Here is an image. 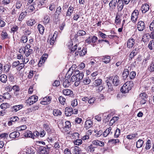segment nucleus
<instances>
[{
  "label": "nucleus",
  "mask_w": 154,
  "mask_h": 154,
  "mask_svg": "<svg viewBox=\"0 0 154 154\" xmlns=\"http://www.w3.org/2000/svg\"><path fill=\"white\" fill-rule=\"evenodd\" d=\"M71 75L69 74V72L66 74V77L63 83V86L65 88L68 87L70 85V82H72L71 79Z\"/></svg>",
  "instance_id": "3"
},
{
  "label": "nucleus",
  "mask_w": 154,
  "mask_h": 154,
  "mask_svg": "<svg viewBox=\"0 0 154 154\" xmlns=\"http://www.w3.org/2000/svg\"><path fill=\"white\" fill-rule=\"evenodd\" d=\"M38 97L36 95L30 96L27 100L25 103L27 105H31L33 104L38 100Z\"/></svg>",
  "instance_id": "4"
},
{
  "label": "nucleus",
  "mask_w": 154,
  "mask_h": 154,
  "mask_svg": "<svg viewBox=\"0 0 154 154\" xmlns=\"http://www.w3.org/2000/svg\"><path fill=\"white\" fill-rule=\"evenodd\" d=\"M102 61L105 63H109L111 60V57L108 55H106L102 57Z\"/></svg>",
  "instance_id": "14"
},
{
  "label": "nucleus",
  "mask_w": 154,
  "mask_h": 154,
  "mask_svg": "<svg viewBox=\"0 0 154 154\" xmlns=\"http://www.w3.org/2000/svg\"><path fill=\"white\" fill-rule=\"evenodd\" d=\"M61 143L60 142H55L54 144V147L56 149H58L60 147Z\"/></svg>",
  "instance_id": "47"
},
{
  "label": "nucleus",
  "mask_w": 154,
  "mask_h": 154,
  "mask_svg": "<svg viewBox=\"0 0 154 154\" xmlns=\"http://www.w3.org/2000/svg\"><path fill=\"white\" fill-rule=\"evenodd\" d=\"M43 127L48 133L50 132L51 131V129L50 128L49 125L47 124H44L43 125Z\"/></svg>",
  "instance_id": "51"
},
{
  "label": "nucleus",
  "mask_w": 154,
  "mask_h": 154,
  "mask_svg": "<svg viewBox=\"0 0 154 154\" xmlns=\"http://www.w3.org/2000/svg\"><path fill=\"white\" fill-rule=\"evenodd\" d=\"M26 13L25 12H22L20 14L18 20L19 21H21L22 20H23L24 17L25 16V15H26Z\"/></svg>",
  "instance_id": "44"
},
{
  "label": "nucleus",
  "mask_w": 154,
  "mask_h": 154,
  "mask_svg": "<svg viewBox=\"0 0 154 154\" xmlns=\"http://www.w3.org/2000/svg\"><path fill=\"white\" fill-rule=\"evenodd\" d=\"M149 9V5L147 4L143 5L141 7V10L143 13H145Z\"/></svg>",
  "instance_id": "18"
},
{
  "label": "nucleus",
  "mask_w": 154,
  "mask_h": 154,
  "mask_svg": "<svg viewBox=\"0 0 154 154\" xmlns=\"http://www.w3.org/2000/svg\"><path fill=\"white\" fill-rule=\"evenodd\" d=\"M110 82L114 86H117L120 83V81L119 79V77L116 75L113 77L112 78L110 79Z\"/></svg>",
  "instance_id": "7"
},
{
  "label": "nucleus",
  "mask_w": 154,
  "mask_h": 154,
  "mask_svg": "<svg viewBox=\"0 0 154 154\" xmlns=\"http://www.w3.org/2000/svg\"><path fill=\"white\" fill-rule=\"evenodd\" d=\"M74 8L72 6H70L67 11L66 16V17H70L72 15L73 11Z\"/></svg>",
  "instance_id": "22"
},
{
  "label": "nucleus",
  "mask_w": 154,
  "mask_h": 154,
  "mask_svg": "<svg viewBox=\"0 0 154 154\" xmlns=\"http://www.w3.org/2000/svg\"><path fill=\"white\" fill-rule=\"evenodd\" d=\"M42 100L45 101V102L46 101L47 103L49 104L51 102V97L47 96L45 97H44L43 98Z\"/></svg>",
  "instance_id": "34"
},
{
  "label": "nucleus",
  "mask_w": 154,
  "mask_h": 154,
  "mask_svg": "<svg viewBox=\"0 0 154 154\" xmlns=\"http://www.w3.org/2000/svg\"><path fill=\"white\" fill-rule=\"evenodd\" d=\"M110 79H109V80L107 82V85H108L109 88L108 91H109L110 90H112V85L111 84L112 82H110Z\"/></svg>",
  "instance_id": "59"
},
{
  "label": "nucleus",
  "mask_w": 154,
  "mask_h": 154,
  "mask_svg": "<svg viewBox=\"0 0 154 154\" xmlns=\"http://www.w3.org/2000/svg\"><path fill=\"white\" fill-rule=\"evenodd\" d=\"M136 73L135 72L132 71L131 72L129 75V77L131 79H134Z\"/></svg>",
  "instance_id": "60"
},
{
  "label": "nucleus",
  "mask_w": 154,
  "mask_h": 154,
  "mask_svg": "<svg viewBox=\"0 0 154 154\" xmlns=\"http://www.w3.org/2000/svg\"><path fill=\"white\" fill-rule=\"evenodd\" d=\"M20 12L19 9H17L16 8L14 9L11 11V14L14 17L17 16L18 14Z\"/></svg>",
  "instance_id": "29"
},
{
  "label": "nucleus",
  "mask_w": 154,
  "mask_h": 154,
  "mask_svg": "<svg viewBox=\"0 0 154 154\" xmlns=\"http://www.w3.org/2000/svg\"><path fill=\"white\" fill-rule=\"evenodd\" d=\"M145 27V23L143 21H140L138 22L137 28L139 31H143Z\"/></svg>",
  "instance_id": "10"
},
{
  "label": "nucleus",
  "mask_w": 154,
  "mask_h": 154,
  "mask_svg": "<svg viewBox=\"0 0 154 154\" xmlns=\"http://www.w3.org/2000/svg\"><path fill=\"white\" fill-rule=\"evenodd\" d=\"M134 86L133 82L132 81L126 82L124 84L121 88L120 90L123 93H128Z\"/></svg>",
  "instance_id": "2"
},
{
  "label": "nucleus",
  "mask_w": 154,
  "mask_h": 154,
  "mask_svg": "<svg viewBox=\"0 0 154 154\" xmlns=\"http://www.w3.org/2000/svg\"><path fill=\"white\" fill-rule=\"evenodd\" d=\"M25 66V64L23 63H19V64L16 67V69L19 71H20L23 68H24Z\"/></svg>",
  "instance_id": "45"
},
{
  "label": "nucleus",
  "mask_w": 154,
  "mask_h": 154,
  "mask_svg": "<svg viewBox=\"0 0 154 154\" xmlns=\"http://www.w3.org/2000/svg\"><path fill=\"white\" fill-rule=\"evenodd\" d=\"M124 2L123 0H118L117 2V9L118 11H121L123 8Z\"/></svg>",
  "instance_id": "12"
},
{
  "label": "nucleus",
  "mask_w": 154,
  "mask_h": 154,
  "mask_svg": "<svg viewBox=\"0 0 154 154\" xmlns=\"http://www.w3.org/2000/svg\"><path fill=\"white\" fill-rule=\"evenodd\" d=\"M149 28L151 30H154V20H153L149 26Z\"/></svg>",
  "instance_id": "64"
},
{
  "label": "nucleus",
  "mask_w": 154,
  "mask_h": 154,
  "mask_svg": "<svg viewBox=\"0 0 154 154\" xmlns=\"http://www.w3.org/2000/svg\"><path fill=\"white\" fill-rule=\"evenodd\" d=\"M119 17V15H116V20L115 21V23L116 24L120 23L121 22V20Z\"/></svg>",
  "instance_id": "55"
},
{
  "label": "nucleus",
  "mask_w": 154,
  "mask_h": 154,
  "mask_svg": "<svg viewBox=\"0 0 154 154\" xmlns=\"http://www.w3.org/2000/svg\"><path fill=\"white\" fill-rule=\"evenodd\" d=\"M93 122L90 120L86 121L85 124V127L86 129H88L92 126Z\"/></svg>",
  "instance_id": "19"
},
{
  "label": "nucleus",
  "mask_w": 154,
  "mask_h": 154,
  "mask_svg": "<svg viewBox=\"0 0 154 154\" xmlns=\"http://www.w3.org/2000/svg\"><path fill=\"white\" fill-rule=\"evenodd\" d=\"M74 143L76 145H79L82 143V140L81 139H77L74 141Z\"/></svg>",
  "instance_id": "54"
},
{
  "label": "nucleus",
  "mask_w": 154,
  "mask_h": 154,
  "mask_svg": "<svg viewBox=\"0 0 154 154\" xmlns=\"http://www.w3.org/2000/svg\"><path fill=\"white\" fill-rule=\"evenodd\" d=\"M117 0H112L109 3V6L110 9H114L116 5Z\"/></svg>",
  "instance_id": "15"
},
{
  "label": "nucleus",
  "mask_w": 154,
  "mask_h": 154,
  "mask_svg": "<svg viewBox=\"0 0 154 154\" xmlns=\"http://www.w3.org/2000/svg\"><path fill=\"white\" fill-rule=\"evenodd\" d=\"M129 70L128 69H125L122 73V76L124 79H125L129 74Z\"/></svg>",
  "instance_id": "31"
},
{
  "label": "nucleus",
  "mask_w": 154,
  "mask_h": 154,
  "mask_svg": "<svg viewBox=\"0 0 154 154\" xmlns=\"http://www.w3.org/2000/svg\"><path fill=\"white\" fill-rule=\"evenodd\" d=\"M112 128L109 127L107 128L103 133V136L104 137H106L109 134H112V132L111 131Z\"/></svg>",
  "instance_id": "20"
},
{
  "label": "nucleus",
  "mask_w": 154,
  "mask_h": 154,
  "mask_svg": "<svg viewBox=\"0 0 154 154\" xmlns=\"http://www.w3.org/2000/svg\"><path fill=\"white\" fill-rule=\"evenodd\" d=\"M24 136L27 137L33 138L32 133L31 131H27L24 133Z\"/></svg>",
  "instance_id": "25"
},
{
  "label": "nucleus",
  "mask_w": 154,
  "mask_h": 154,
  "mask_svg": "<svg viewBox=\"0 0 154 154\" xmlns=\"http://www.w3.org/2000/svg\"><path fill=\"white\" fill-rule=\"evenodd\" d=\"M69 74L71 75V79L72 82H75L74 85L78 86L80 83V80L82 79L84 76V74L82 72H81L77 69L73 70L70 72V71H69Z\"/></svg>",
  "instance_id": "1"
},
{
  "label": "nucleus",
  "mask_w": 154,
  "mask_h": 154,
  "mask_svg": "<svg viewBox=\"0 0 154 154\" xmlns=\"http://www.w3.org/2000/svg\"><path fill=\"white\" fill-rule=\"evenodd\" d=\"M61 8L60 6H59L58 7H57L56 11L55 12V13H56V15H57V17H59V16L60 15V14L61 12Z\"/></svg>",
  "instance_id": "37"
},
{
  "label": "nucleus",
  "mask_w": 154,
  "mask_h": 154,
  "mask_svg": "<svg viewBox=\"0 0 154 154\" xmlns=\"http://www.w3.org/2000/svg\"><path fill=\"white\" fill-rule=\"evenodd\" d=\"M23 107V106L22 104H20L13 106L11 108V111L12 112H17L18 111L22 108Z\"/></svg>",
  "instance_id": "13"
},
{
  "label": "nucleus",
  "mask_w": 154,
  "mask_h": 154,
  "mask_svg": "<svg viewBox=\"0 0 154 154\" xmlns=\"http://www.w3.org/2000/svg\"><path fill=\"white\" fill-rule=\"evenodd\" d=\"M73 151V153L75 154H79L81 152V150L77 146L74 147Z\"/></svg>",
  "instance_id": "28"
},
{
  "label": "nucleus",
  "mask_w": 154,
  "mask_h": 154,
  "mask_svg": "<svg viewBox=\"0 0 154 154\" xmlns=\"http://www.w3.org/2000/svg\"><path fill=\"white\" fill-rule=\"evenodd\" d=\"M136 43L135 40L133 38H130L127 41V46L129 48H134Z\"/></svg>",
  "instance_id": "6"
},
{
  "label": "nucleus",
  "mask_w": 154,
  "mask_h": 154,
  "mask_svg": "<svg viewBox=\"0 0 154 154\" xmlns=\"http://www.w3.org/2000/svg\"><path fill=\"white\" fill-rule=\"evenodd\" d=\"M151 147V143L150 140L148 139L146 143L145 149L146 150L149 149Z\"/></svg>",
  "instance_id": "39"
},
{
  "label": "nucleus",
  "mask_w": 154,
  "mask_h": 154,
  "mask_svg": "<svg viewBox=\"0 0 154 154\" xmlns=\"http://www.w3.org/2000/svg\"><path fill=\"white\" fill-rule=\"evenodd\" d=\"M77 35L79 36H83L86 34V32L83 30H79L77 32Z\"/></svg>",
  "instance_id": "52"
},
{
  "label": "nucleus",
  "mask_w": 154,
  "mask_h": 154,
  "mask_svg": "<svg viewBox=\"0 0 154 154\" xmlns=\"http://www.w3.org/2000/svg\"><path fill=\"white\" fill-rule=\"evenodd\" d=\"M38 28L39 33L41 34H42L44 32L45 30V28L44 26L39 24L38 26Z\"/></svg>",
  "instance_id": "26"
},
{
  "label": "nucleus",
  "mask_w": 154,
  "mask_h": 154,
  "mask_svg": "<svg viewBox=\"0 0 154 154\" xmlns=\"http://www.w3.org/2000/svg\"><path fill=\"white\" fill-rule=\"evenodd\" d=\"M149 69L151 72L154 73V62L150 64Z\"/></svg>",
  "instance_id": "48"
},
{
  "label": "nucleus",
  "mask_w": 154,
  "mask_h": 154,
  "mask_svg": "<svg viewBox=\"0 0 154 154\" xmlns=\"http://www.w3.org/2000/svg\"><path fill=\"white\" fill-rule=\"evenodd\" d=\"M148 48L150 50L154 49V40H152L150 42L148 45Z\"/></svg>",
  "instance_id": "43"
},
{
  "label": "nucleus",
  "mask_w": 154,
  "mask_h": 154,
  "mask_svg": "<svg viewBox=\"0 0 154 154\" xmlns=\"http://www.w3.org/2000/svg\"><path fill=\"white\" fill-rule=\"evenodd\" d=\"M137 135V134H133L127 135L126 138L127 139L129 140L133 139L134 138L136 137Z\"/></svg>",
  "instance_id": "46"
},
{
  "label": "nucleus",
  "mask_w": 154,
  "mask_h": 154,
  "mask_svg": "<svg viewBox=\"0 0 154 154\" xmlns=\"http://www.w3.org/2000/svg\"><path fill=\"white\" fill-rule=\"evenodd\" d=\"M102 83L101 79H98L95 80L93 83V84L96 86L100 85Z\"/></svg>",
  "instance_id": "41"
},
{
  "label": "nucleus",
  "mask_w": 154,
  "mask_h": 154,
  "mask_svg": "<svg viewBox=\"0 0 154 154\" xmlns=\"http://www.w3.org/2000/svg\"><path fill=\"white\" fill-rule=\"evenodd\" d=\"M53 113L54 116H58L61 115L62 113L60 110L57 109H54L53 111Z\"/></svg>",
  "instance_id": "36"
},
{
  "label": "nucleus",
  "mask_w": 154,
  "mask_h": 154,
  "mask_svg": "<svg viewBox=\"0 0 154 154\" xmlns=\"http://www.w3.org/2000/svg\"><path fill=\"white\" fill-rule=\"evenodd\" d=\"M96 100V99L95 97H93L90 99L89 98L88 103L90 104H92Z\"/></svg>",
  "instance_id": "58"
},
{
  "label": "nucleus",
  "mask_w": 154,
  "mask_h": 154,
  "mask_svg": "<svg viewBox=\"0 0 154 154\" xmlns=\"http://www.w3.org/2000/svg\"><path fill=\"white\" fill-rule=\"evenodd\" d=\"M58 100L60 103L63 105H64L65 103V99L62 96H60Z\"/></svg>",
  "instance_id": "49"
},
{
  "label": "nucleus",
  "mask_w": 154,
  "mask_h": 154,
  "mask_svg": "<svg viewBox=\"0 0 154 154\" xmlns=\"http://www.w3.org/2000/svg\"><path fill=\"white\" fill-rule=\"evenodd\" d=\"M139 14L137 10H134L132 13L131 19L133 23H135L137 20Z\"/></svg>",
  "instance_id": "8"
},
{
  "label": "nucleus",
  "mask_w": 154,
  "mask_h": 154,
  "mask_svg": "<svg viewBox=\"0 0 154 154\" xmlns=\"http://www.w3.org/2000/svg\"><path fill=\"white\" fill-rule=\"evenodd\" d=\"M121 131L119 128H117L115 132L114 137L115 138L118 137L120 135Z\"/></svg>",
  "instance_id": "42"
},
{
  "label": "nucleus",
  "mask_w": 154,
  "mask_h": 154,
  "mask_svg": "<svg viewBox=\"0 0 154 154\" xmlns=\"http://www.w3.org/2000/svg\"><path fill=\"white\" fill-rule=\"evenodd\" d=\"M11 67L10 63H8L5 64L4 66L3 71L5 73H7L9 72Z\"/></svg>",
  "instance_id": "23"
},
{
  "label": "nucleus",
  "mask_w": 154,
  "mask_h": 154,
  "mask_svg": "<svg viewBox=\"0 0 154 154\" xmlns=\"http://www.w3.org/2000/svg\"><path fill=\"white\" fill-rule=\"evenodd\" d=\"M20 133L18 131H14L11 133L9 137L11 138L15 139L20 136Z\"/></svg>",
  "instance_id": "17"
},
{
  "label": "nucleus",
  "mask_w": 154,
  "mask_h": 154,
  "mask_svg": "<svg viewBox=\"0 0 154 154\" xmlns=\"http://www.w3.org/2000/svg\"><path fill=\"white\" fill-rule=\"evenodd\" d=\"M2 39H4L6 38L8 36V34L6 32H2Z\"/></svg>",
  "instance_id": "63"
},
{
  "label": "nucleus",
  "mask_w": 154,
  "mask_h": 154,
  "mask_svg": "<svg viewBox=\"0 0 154 154\" xmlns=\"http://www.w3.org/2000/svg\"><path fill=\"white\" fill-rule=\"evenodd\" d=\"M3 97L5 99H9L11 97V96L9 93L6 92L3 94Z\"/></svg>",
  "instance_id": "53"
},
{
  "label": "nucleus",
  "mask_w": 154,
  "mask_h": 154,
  "mask_svg": "<svg viewBox=\"0 0 154 154\" xmlns=\"http://www.w3.org/2000/svg\"><path fill=\"white\" fill-rule=\"evenodd\" d=\"M91 82V80L88 77H86L83 79L82 82L84 85H86L89 84Z\"/></svg>",
  "instance_id": "32"
},
{
  "label": "nucleus",
  "mask_w": 154,
  "mask_h": 154,
  "mask_svg": "<svg viewBox=\"0 0 154 154\" xmlns=\"http://www.w3.org/2000/svg\"><path fill=\"white\" fill-rule=\"evenodd\" d=\"M63 93L65 95L69 96L72 94L73 92L71 90L65 89L63 91Z\"/></svg>",
  "instance_id": "21"
},
{
  "label": "nucleus",
  "mask_w": 154,
  "mask_h": 154,
  "mask_svg": "<svg viewBox=\"0 0 154 154\" xmlns=\"http://www.w3.org/2000/svg\"><path fill=\"white\" fill-rule=\"evenodd\" d=\"M50 147L48 145L45 146H40L39 148V151L40 154H48L49 153Z\"/></svg>",
  "instance_id": "5"
},
{
  "label": "nucleus",
  "mask_w": 154,
  "mask_h": 154,
  "mask_svg": "<svg viewBox=\"0 0 154 154\" xmlns=\"http://www.w3.org/2000/svg\"><path fill=\"white\" fill-rule=\"evenodd\" d=\"M35 20L33 19H31L27 21L26 23L28 26H32L35 23Z\"/></svg>",
  "instance_id": "40"
},
{
  "label": "nucleus",
  "mask_w": 154,
  "mask_h": 154,
  "mask_svg": "<svg viewBox=\"0 0 154 154\" xmlns=\"http://www.w3.org/2000/svg\"><path fill=\"white\" fill-rule=\"evenodd\" d=\"M20 63V62L18 60L14 62L12 64V67L13 68L17 67Z\"/></svg>",
  "instance_id": "61"
},
{
  "label": "nucleus",
  "mask_w": 154,
  "mask_h": 154,
  "mask_svg": "<svg viewBox=\"0 0 154 154\" xmlns=\"http://www.w3.org/2000/svg\"><path fill=\"white\" fill-rule=\"evenodd\" d=\"M0 80L3 83H6L7 80V75L5 74L1 75L0 76Z\"/></svg>",
  "instance_id": "27"
},
{
  "label": "nucleus",
  "mask_w": 154,
  "mask_h": 154,
  "mask_svg": "<svg viewBox=\"0 0 154 154\" xmlns=\"http://www.w3.org/2000/svg\"><path fill=\"white\" fill-rule=\"evenodd\" d=\"M28 40L27 37L26 36H23L21 37V42L23 43H26Z\"/></svg>",
  "instance_id": "56"
},
{
  "label": "nucleus",
  "mask_w": 154,
  "mask_h": 154,
  "mask_svg": "<svg viewBox=\"0 0 154 154\" xmlns=\"http://www.w3.org/2000/svg\"><path fill=\"white\" fill-rule=\"evenodd\" d=\"M92 143L94 145L99 146H103L104 145V143L103 142L98 140H94L92 141Z\"/></svg>",
  "instance_id": "16"
},
{
  "label": "nucleus",
  "mask_w": 154,
  "mask_h": 154,
  "mask_svg": "<svg viewBox=\"0 0 154 154\" xmlns=\"http://www.w3.org/2000/svg\"><path fill=\"white\" fill-rule=\"evenodd\" d=\"M96 148V147L94 146V145L91 144L88 147V150L89 151L91 152H93L95 151V149Z\"/></svg>",
  "instance_id": "33"
},
{
  "label": "nucleus",
  "mask_w": 154,
  "mask_h": 154,
  "mask_svg": "<svg viewBox=\"0 0 154 154\" xmlns=\"http://www.w3.org/2000/svg\"><path fill=\"white\" fill-rule=\"evenodd\" d=\"M33 50L29 49L28 51H23V52L25 54V55L26 57H29L31 54L32 53Z\"/></svg>",
  "instance_id": "35"
},
{
  "label": "nucleus",
  "mask_w": 154,
  "mask_h": 154,
  "mask_svg": "<svg viewBox=\"0 0 154 154\" xmlns=\"http://www.w3.org/2000/svg\"><path fill=\"white\" fill-rule=\"evenodd\" d=\"M77 51H76L75 53V55H78L79 53V55L81 56H83L85 55L87 51L85 48H83L81 50V48L79 47Z\"/></svg>",
  "instance_id": "9"
},
{
  "label": "nucleus",
  "mask_w": 154,
  "mask_h": 154,
  "mask_svg": "<svg viewBox=\"0 0 154 154\" xmlns=\"http://www.w3.org/2000/svg\"><path fill=\"white\" fill-rule=\"evenodd\" d=\"M140 97L141 99H146L148 97V95L145 92H143L140 94Z\"/></svg>",
  "instance_id": "50"
},
{
  "label": "nucleus",
  "mask_w": 154,
  "mask_h": 154,
  "mask_svg": "<svg viewBox=\"0 0 154 154\" xmlns=\"http://www.w3.org/2000/svg\"><path fill=\"white\" fill-rule=\"evenodd\" d=\"M35 5L37 6L39 8H40L43 5L44 2L42 0H36L34 2Z\"/></svg>",
  "instance_id": "24"
},
{
  "label": "nucleus",
  "mask_w": 154,
  "mask_h": 154,
  "mask_svg": "<svg viewBox=\"0 0 154 154\" xmlns=\"http://www.w3.org/2000/svg\"><path fill=\"white\" fill-rule=\"evenodd\" d=\"M71 105L73 107H75L77 105L78 103L77 100L75 99L71 101Z\"/></svg>",
  "instance_id": "57"
},
{
  "label": "nucleus",
  "mask_w": 154,
  "mask_h": 154,
  "mask_svg": "<svg viewBox=\"0 0 154 154\" xmlns=\"http://www.w3.org/2000/svg\"><path fill=\"white\" fill-rule=\"evenodd\" d=\"M73 109L71 107H66L65 109V113L67 116H70L72 114Z\"/></svg>",
  "instance_id": "11"
},
{
  "label": "nucleus",
  "mask_w": 154,
  "mask_h": 154,
  "mask_svg": "<svg viewBox=\"0 0 154 154\" xmlns=\"http://www.w3.org/2000/svg\"><path fill=\"white\" fill-rule=\"evenodd\" d=\"M79 134L78 133H74L72 134V137L73 139H76L79 138Z\"/></svg>",
  "instance_id": "62"
},
{
  "label": "nucleus",
  "mask_w": 154,
  "mask_h": 154,
  "mask_svg": "<svg viewBox=\"0 0 154 154\" xmlns=\"http://www.w3.org/2000/svg\"><path fill=\"white\" fill-rule=\"evenodd\" d=\"M143 143V141L141 139L139 140L136 142V146L137 148H140L142 147Z\"/></svg>",
  "instance_id": "30"
},
{
  "label": "nucleus",
  "mask_w": 154,
  "mask_h": 154,
  "mask_svg": "<svg viewBox=\"0 0 154 154\" xmlns=\"http://www.w3.org/2000/svg\"><path fill=\"white\" fill-rule=\"evenodd\" d=\"M57 35L56 34L55 32L52 37L51 38L50 40V45H53L54 44V41L55 40Z\"/></svg>",
  "instance_id": "38"
}]
</instances>
